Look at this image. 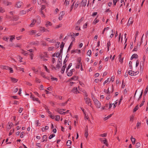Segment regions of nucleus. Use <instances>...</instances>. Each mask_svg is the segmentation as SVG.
Wrapping results in <instances>:
<instances>
[{"mask_svg":"<svg viewBox=\"0 0 148 148\" xmlns=\"http://www.w3.org/2000/svg\"><path fill=\"white\" fill-rule=\"evenodd\" d=\"M92 97L95 106L97 108H99L101 106L100 102L96 99L93 96H92Z\"/></svg>","mask_w":148,"mask_h":148,"instance_id":"1","label":"nucleus"},{"mask_svg":"<svg viewBox=\"0 0 148 148\" xmlns=\"http://www.w3.org/2000/svg\"><path fill=\"white\" fill-rule=\"evenodd\" d=\"M39 57L40 59L44 61H46L47 60L48 57L46 56H44L42 54H40Z\"/></svg>","mask_w":148,"mask_h":148,"instance_id":"2","label":"nucleus"},{"mask_svg":"<svg viewBox=\"0 0 148 148\" xmlns=\"http://www.w3.org/2000/svg\"><path fill=\"white\" fill-rule=\"evenodd\" d=\"M84 99L85 100L86 103L87 104L88 106H91V101L90 98L88 97L84 98Z\"/></svg>","mask_w":148,"mask_h":148,"instance_id":"3","label":"nucleus"},{"mask_svg":"<svg viewBox=\"0 0 148 148\" xmlns=\"http://www.w3.org/2000/svg\"><path fill=\"white\" fill-rule=\"evenodd\" d=\"M139 73V71H137L136 72H134L132 71H130L128 72L129 74L132 76H135L138 74Z\"/></svg>","mask_w":148,"mask_h":148,"instance_id":"4","label":"nucleus"},{"mask_svg":"<svg viewBox=\"0 0 148 148\" xmlns=\"http://www.w3.org/2000/svg\"><path fill=\"white\" fill-rule=\"evenodd\" d=\"M99 140L101 142H103V143L105 144L107 146H108V144L106 138H104L103 140L101 138H99Z\"/></svg>","mask_w":148,"mask_h":148,"instance_id":"5","label":"nucleus"},{"mask_svg":"<svg viewBox=\"0 0 148 148\" xmlns=\"http://www.w3.org/2000/svg\"><path fill=\"white\" fill-rule=\"evenodd\" d=\"M62 64V62L58 60L57 64L56 67H55V69H59Z\"/></svg>","mask_w":148,"mask_h":148,"instance_id":"6","label":"nucleus"},{"mask_svg":"<svg viewBox=\"0 0 148 148\" xmlns=\"http://www.w3.org/2000/svg\"><path fill=\"white\" fill-rule=\"evenodd\" d=\"M133 18L132 17H130V18L128 21L127 25L129 26L133 23Z\"/></svg>","mask_w":148,"mask_h":148,"instance_id":"7","label":"nucleus"},{"mask_svg":"<svg viewBox=\"0 0 148 148\" xmlns=\"http://www.w3.org/2000/svg\"><path fill=\"white\" fill-rule=\"evenodd\" d=\"M87 0H83L81 3V5L82 6H85L87 3Z\"/></svg>","mask_w":148,"mask_h":148,"instance_id":"8","label":"nucleus"},{"mask_svg":"<svg viewBox=\"0 0 148 148\" xmlns=\"http://www.w3.org/2000/svg\"><path fill=\"white\" fill-rule=\"evenodd\" d=\"M23 3L21 1H19L16 4V7L18 8L21 7V6L23 5Z\"/></svg>","mask_w":148,"mask_h":148,"instance_id":"9","label":"nucleus"},{"mask_svg":"<svg viewBox=\"0 0 148 148\" xmlns=\"http://www.w3.org/2000/svg\"><path fill=\"white\" fill-rule=\"evenodd\" d=\"M74 69H73L71 70L69 72L67 73V76H71L73 74V72L74 71Z\"/></svg>","mask_w":148,"mask_h":148,"instance_id":"10","label":"nucleus"},{"mask_svg":"<svg viewBox=\"0 0 148 148\" xmlns=\"http://www.w3.org/2000/svg\"><path fill=\"white\" fill-rule=\"evenodd\" d=\"M83 20V18H81L79 20L77 23L75 24V25H78L79 26L80 23H81V22Z\"/></svg>","mask_w":148,"mask_h":148,"instance_id":"11","label":"nucleus"},{"mask_svg":"<svg viewBox=\"0 0 148 148\" xmlns=\"http://www.w3.org/2000/svg\"><path fill=\"white\" fill-rule=\"evenodd\" d=\"M138 56L136 54H133L131 58V60H132L133 58H138Z\"/></svg>","mask_w":148,"mask_h":148,"instance_id":"12","label":"nucleus"},{"mask_svg":"<svg viewBox=\"0 0 148 148\" xmlns=\"http://www.w3.org/2000/svg\"><path fill=\"white\" fill-rule=\"evenodd\" d=\"M80 50H78L77 49H76L72 51H71V53H80Z\"/></svg>","mask_w":148,"mask_h":148,"instance_id":"13","label":"nucleus"},{"mask_svg":"<svg viewBox=\"0 0 148 148\" xmlns=\"http://www.w3.org/2000/svg\"><path fill=\"white\" fill-rule=\"evenodd\" d=\"M36 18L37 19V21H36L37 23L38 24H40L41 22L40 18L39 16H37Z\"/></svg>","mask_w":148,"mask_h":148,"instance_id":"14","label":"nucleus"},{"mask_svg":"<svg viewBox=\"0 0 148 148\" xmlns=\"http://www.w3.org/2000/svg\"><path fill=\"white\" fill-rule=\"evenodd\" d=\"M73 92L75 93H79V92L77 91V87H75L73 88L72 90Z\"/></svg>","mask_w":148,"mask_h":148,"instance_id":"15","label":"nucleus"},{"mask_svg":"<svg viewBox=\"0 0 148 148\" xmlns=\"http://www.w3.org/2000/svg\"><path fill=\"white\" fill-rule=\"evenodd\" d=\"M52 25L51 23L49 21L46 22L45 24V26L47 27L48 26H51Z\"/></svg>","mask_w":148,"mask_h":148,"instance_id":"16","label":"nucleus"},{"mask_svg":"<svg viewBox=\"0 0 148 148\" xmlns=\"http://www.w3.org/2000/svg\"><path fill=\"white\" fill-rule=\"evenodd\" d=\"M38 3L39 5H40L42 2L45 3L46 2V0H38Z\"/></svg>","mask_w":148,"mask_h":148,"instance_id":"17","label":"nucleus"},{"mask_svg":"<svg viewBox=\"0 0 148 148\" xmlns=\"http://www.w3.org/2000/svg\"><path fill=\"white\" fill-rule=\"evenodd\" d=\"M36 22V21L35 19H34L33 22L30 25V26L31 27H32L34 26L35 23Z\"/></svg>","mask_w":148,"mask_h":148,"instance_id":"18","label":"nucleus"},{"mask_svg":"<svg viewBox=\"0 0 148 148\" xmlns=\"http://www.w3.org/2000/svg\"><path fill=\"white\" fill-rule=\"evenodd\" d=\"M9 67L6 66H2L1 68L3 69L8 70Z\"/></svg>","mask_w":148,"mask_h":148,"instance_id":"19","label":"nucleus"},{"mask_svg":"<svg viewBox=\"0 0 148 148\" xmlns=\"http://www.w3.org/2000/svg\"><path fill=\"white\" fill-rule=\"evenodd\" d=\"M71 144V140H69L66 142V145L67 146H70Z\"/></svg>","mask_w":148,"mask_h":148,"instance_id":"20","label":"nucleus"},{"mask_svg":"<svg viewBox=\"0 0 148 148\" xmlns=\"http://www.w3.org/2000/svg\"><path fill=\"white\" fill-rule=\"evenodd\" d=\"M80 66H82V62H80V63H78L77 65L76 66V68L77 69H79Z\"/></svg>","mask_w":148,"mask_h":148,"instance_id":"21","label":"nucleus"},{"mask_svg":"<svg viewBox=\"0 0 148 148\" xmlns=\"http://www.w3.org/2000/svg\"><path fill=\"white\" fill-rule=\"evenodd\" d=\"M35 122L36 126H39L40 125V123L39 122L38 120L36 121Z\"/></svg>","mask_w":148,"mask_h":148,"instance_id":"22","label":"nucleus"},{"mask_svg":"<svg viewBox=\"0 0 148 148\" xmlns=\"http://www.w3.org/2000/svg\"><path fill=\"white\" fill-rule=\"evenodd\" d=\"M11 79L12 81L16 83L17 82L18 80L15 78H13L12 77H11Z\"/></svg>","mask_w":148,"mask_h":148,"instance_id":"23","label":"nucleus"},{"mask_svg":"<svg viewBox=\"0 0 148 148\" xmlns=\"http://www.w3.org/2000/svg\"><path fill=\"white\" fill-rule=\"evenodd\" d=\"M64 46V44L63 42L62 43V44L60 46V48H61V49L60 50V52H62V50L63 49Z\"/></svg>","mask_w":148,"mask_h":148,"instance_id":"24","label":"nucleus"},{"mask_svg":"<svg viewBox=\"0 0 148 148\" xmlns=\"http://www.w3.org/2000/svg\"><path fill=\"white\" fill-rule=\"evenodd\" d=\"M29 33H30V34L31 35H32L36 33V32L35 30H32L29 31Z\"/></svg>","mask_w":148,"mask_h":148,"instance_id":"25","label":"nucleus"},{"mask_svg":"<svg viewBox=\"0 0 148 148\" xmlns=\"http://www.w3.org/2000/svg\"><path fill=\"white\" fill-rule=\"evenodd\" d=\"M38 42H31L30 44L32 45H38Z\"/></svg>","mask_w":148,"mask_h":148,"instance_id":"26","label":"nucleus"},{"mask_svg":"<svg viewBox=\"0 0 148 148\" xmlns=\"http://www.w3.org/2000/svg\"><path fill=\"white\" fill-rule=\"evenodd\" d=\"M15 36H11L10 39V41L12 42L13 40L15 39Z\"/></svg>","mask_w":148,"mask_h":148,"instance_id":"27","label":"nucleus"},{"mask_svg":"<svg viewBox=\"0 0 148 148\" xmlns=\"http://www.w3.org/2000/svg\"><path fill=\"white\" fill-rule=\"evenodd\" d=\"M62 110L60 109H58L57 111L60 114H64V113H63V112L62 111Z\"/></svg>","mask_w":148,"mask_h":148,"instance_id":"28","label":"nucleus"},{"mask_svg":"<svg viewBox=\"0 0 148 148\" xmlns=\"http://www.w3.org/2000/svg\"><path fill=\"white\" fill-rule=\"evenodd\" d=\"M26 11L24 10L21 11L20 12V14L21 15H22L26 13Z\"/></svg>","mask_w":148,"mask_h":148,"instance_id":"29","label":"nucleus"},{"mask_svg":"<svg viewBox=\"0 0 148 148\" xmlns=\"http://www.w3.org/2000/svg\"><path fill=\"white\" fill-rule=\"evenodd\" d=\"M99 21V20L98 19H97V18H96L94 19L93 23L94 24H95L96 23H98Z\"/></svg>","mask_w":148,"mask_h":148,"instance_id":"30","label":"nucleus"},{"mask_svg":"<svg viewBox=\"0 0 148 148\" xmlns=\"http://www.w3.org/2000/svg\"><path fill=\"white\" fill-rule=\"evenodd\" d=\"M44 67L45 71L48 73L50 72L49 70L48 69L47 67L45 66H44Z\"/></svg>","mask_w":148,"mask_h":148,"instance_id":"31","label":"nucleus"},{"mask_svg":"<svg viewBox=\"0 0 148 148\" xmlns=\"http://www.w3.org/2000/svg\"><path fill=\"white\" fill-rule=\"evenodd\" d=\"M112 114H110L108 116L105 117V118H104V120H106L108 119L109 118H110L112 116Z\"/></svg>","mask_w":148,"mask_h":148,"instance_id":"32","label":"nucleus"},{"mask_svg":"<svg viewBox=\"0 0 148 148\" xmlns=\"http://www.w3.org/2000/svg\"><path fill=\"white\" fill-rule=\"evenodd\" d=\"M40 30L41 31L44 32H45V28L44 27H41L40 28Z\"/></svg>","mask_w":148,"mask_h":148,"instance_id":"33","label":"nucleus"},{"mask_svg":"<svg viewBox=\"0 0 148 148\" xmlns=\"http://www.w3.org/2000/svg\"><path fill=\"white\" fill-rule=\"evenodd\" d=\"M75 29L77 30H80V27L79 26L75 25Z\"/></svg>","mask_w":148,"mask_h":148,"instance_id":"34","label":"nucleus"},{"mask_svg":"<svg viewBox=\"0 0 148 148\" xmlns=\"http://www.w3.org/2000/svg\"><path fill=\"white\" fill-rule=\"evenodd\" d=\"M148 90V85L147 86L144 92V94L145 95L147 93Z\"/></svg>","mask_w":148,"mask_h":148,"instance_id":"35","label":"nucleus"},{"mask_svg":"<svg viewBox=\"0 0 148 148\" xmlns=\"http://www.w3.org/2000/svg\"><path fill=\"white\" fill-rule=\"evenodd\" d=\"M140 145V144L139 143H137L136 145V148H138Z\"/></svg>","mask_w":148,"mask_h":148,"instance_id":"36","label":"nucleus"},{"mask_svg":"<svg viewBox=\"0 0 148 148\" xmlns=\"http://www.w3.org/2000/svg\"><path fill=\"white\" fill-rule=\"evenodd\" d=\"M134 116L133 115H132L130 117V120L131 121L133 122V121Z\"/></svg>","mask_w":148,"mask_h":148,"instance_id":"37","label":"nucleus"},{"mask_svg":"<svg viewBox=\"0 0 148 148\" xmlns=\"http://www.w3.org/2000/svg\"><path fill=\"white\" fill-rule=\"evenodd\" d=\"M32 100H33V101H36L37 102H38L39 103H40V101L38 100V98H35V97H34L33 98V99H32Z\"/></svg>","mask_w":148,"mask_h":148,"instance_id":"38","label":"nucleus"},{"mask_svg":"<svg viewBox=\"0 0 148 148\" xmlns=\"http://www.w3.org/2000/svg\"><path fill=\"white\" fill-rule=\"evenodd\" d=\"M91 54V50H89L87 53V55L89 56H90Z\"/></svg>","mask_w":148,"mask_h":148,"instance_id":"39","label":"nucleus"},{"mask_svg":"<svg viewBox=\"0 0 148 148\" xmlns=\"http://www.w3.org/2000/svg\"><path fill=\"white\" fill-rule=\"evenodd\" d=\"M60 119V116L59 115H57L56 116V120L57 121H59Z\"/></svg>","mask_w":148,"mask_h":148,"instance_id":"40","label":"nucleus"},{"mask_svg":"<svg viewBox=\"0 0 148 148\" xmlns=\"http://www.w3.org/2000/svg\"><path fill=\"white\" fill-rule=\"evenodd\" d=\"M55 136V135L53 134H51V135H50V136L49 137V139H51L53 137H54Z\"/></svg>","mask_w":148,"mask_h":148,"instance_id":"41","label":"nucleus"},{"mask_svg":"<svg viewBox=\"0 0 148 148\" xmlns=\"http://www.w3.org/2000/svg\"><path fill=\"white\" fill-rule=\"evenodd\" d=\"M138 106L137 105L136 106V107L134 108V112H136L138 109Z\"/></svg>","mask_w":148,"mask_h":148,"instance_id":"42","label":"nucleus"},{"mask_svg":"<svg viewBox=\"0 0 148 148\" xmlns=\"http://www.w3.org/2000/svg\"><path fill=\"white\" fill-rule=\"evenodd\" d=\"M4 12V9L1 7H0V12L3 13Z\"/></svg>","mask_w":148,"mask_h":148,"instance_id":"43","label":"nucleus"},{"mask_svg":"<svg viewBox=\"0 0 148 148\" xmlns=\"http://www.w3.org/2000/svg\"><path fill=\"white\" fill-rule=\"evenodd\" d=\"M106 133H104L103 134H101L100 136L102 137H105L106 136Z\"/></svg>","mask_w":148,"mask_h":148,"instance_id":"44","label":"nucleus"},{"mask_svg":"<svg viewBox=\"0 0 148 148\" xmlns=\"http://www.w3.org/2000/svg\"><path fill=\"white\" fill-rule=\"evenodd\" d=\"M47 138V136L46 135H44L43 136V140L42 141V142H44L45 139Z\"/></svg>","mask_w":148,"mask_h":148,"instance_id":"45","label":"nucleus"},{"mask_svg":"<svg viewBox=\"0 0 148 148\" xmlns=\"http://www.w3.org/2000/svg\"><path fill=\"white\" fill-rule=\"evenodd\" d=\"M88 131H86L85 132V136L86 137V138H87L88 136Z\"/></svg>","mask_w":148,"mask_h":148,"instance_id":"46","label":"nucleus"},{"mask_svg":"<svg viewBox=\"0 0 148 148\" xmlns=\"http://www.w3.org/2000/svg\"><path fill=\"white\" fill-rule=\"evenodd\" d=\"M62 53V52H60V53H56V57H59L60 56V54L61 53Z\"/></svg>","mask_w":148,"mask_h":148,"instance_id":"47","label":"nucleus"},{"mask_svg":"<svg viewBox=\"0 0 148 148\" xmlns=\"http://www.w3.org/2000/svg\"><path fill=\"white\" fill-rule=\"evenodd\" d=\"M145 101V100L144 99L143 100V101L142 103L140 105V107H141L142 106L144 103V102Z\"/></svg>","mask_w":148,"mask_h":148,"instance_id":"48","label":"nucleus"},{"mask_svg":"<svg viewBox=\"0 0 148 148\" xmlns=\"http://www.w3.org/2000/svg\"><path fill=\"white\" fill-rule=\"evenodd\" d=\"M9 38L7 37H5L3 38V39L5 41H8Z\"/></svg>","mask_w":148,"mask_h":148,"instance_id":"49","label":"nucleus"},{"mask_svg":"<svg viewBox=\"0 0 148 148\" xmlns=\"http://www.w3.org/2000/svg\"><path fill=\"white\" fill-rule=\"evenodd\" d=\"M62 26V25L61 24H60L59 25H56V27H55V28H56V29H58L61 27Z\"/></svg>","mask_w":148,"mask_h":148,"instance_id":"50","label":"nucleus"},{"mask_svg":"<svg viewBox=\"0 0 148 148\" xmlns=\"http://www.w3.org/2000/svg\"><path fill=\"white\" fill-rule=\"evenodd\" d=\"M41 75L42 77H43L44 78H46V77L45 76V73H44L43 72H42L41 73Z\"/></svg>","mask_w":148,"mask_h":148,"instance_id":"51","label":"nucleus"},{"mask_svg":"<svg viewBox=\"0 0 148 148\" xmlns=\"http://www.w3.org/2000/svg\"><path fill=\"white\" fill-rule=\"evenodd\" d=\"M67 101H66L65 103H62L60 104V105L61 106H64L67 103Z\"/></svg>","mask_w":148,"mask_h":148,"instance_id":"52","label":"nucleus"},{"mask_svg":"<svg viewBox=\"0 0 148 148\" xmlns=\"http://www.w3.org/2000/svg\"><path fill=\"white\" fill-rule=\"evenodd\" d=\"M10 71V72L11 73H12L13 72V71L11 67H9L8 69Z\"/></svg>","mask_w":148,"mask_h":148,"instance_id":"53","label":"nucleus"},{"mask_svg":"<svg viewBox=\"0 0 148 148\" xmlns=\"http://www.w3.org/2000/svg\"><path fill=\"white\" fill-rule=\"evenodd\" d=\"M71 66H72V63H70L69 64V65L68 67V68H67V69H66V71L67 72L68 70V69L71 67Z\"/></svg>","mask_w":148,"mask_h":148,"instance_id":"54","label":"nucleus"},{"mask_svg":"<svg viewBox=\"0 0 148 148\" xmlns=\"http://www.w3.org/2000/svg\"><path fill=\"white\" fill-rule=\"evenodd\" d=\"M32 69L33 70L35 73H36L38 72V70L36 69L34 67H33L32 68Z\"/></svg>","mask_w":148,"mask_h":148,"instance_id":"55","label":"nucleus"},{"mask_svg":"<svg viewBox=\"0 0 148 148\" xmlns=\"http://www.w3.org/2000/svg\"><path fill=\"white\" fill-rule=\"evenodd\" d=\"M130 139L132 142H134L135 141V139L132 136L131 137Z\"/></svg>","mask_w":148,"mask_h":148,"instance_id":"56","label":"nucleus"},{"mask_svg":"<svg viewBox=\"0 0 148 148\" xmlns=\"http://www.w3.org/2000/svg\"><path fill=\"white\" fill-rule=\"evenodd\" d=\"M65 14V13L64 11H62L60 12V15L61 16H63Z\"/></svg>","mask_w":148,"mask_h":148,"instance_id":"57","label":"nucleus"},{"mask_svg":"<svg viewBox=\"0 0 148 148\" xmlns=\"http://www.w3.org/2000/svg\"><path fill=\"white\" fill-rule=\"evenodd\" d=\"M24 132H22L21 134L20 137L21 138H23L24 136Z\"/></svg>","mask_w":148,"mask_h":148,"instance_id":"58","label":"nucleus"},{"mask_svg":"<svg viewBox=\"0 0 148 148\" xmlns=\"http://www.w3.org/2000/svg\"><path fill=\"white\" fill-rule=\"evenodd\" d=\"M65 69H64V67L62 68L61 69V73H64V70H65Z\"/></svg>","mask_w":148,"mask_h":148,"instance_id":"59","label":"nucleus"},{"mask_svg":"<svg viewBox=\"0 0 148 148\" xmlns=\"http://www.w3.org/2000/svg\"><path fill=\"white\" fill-rule=\"evenodd\" d=\"M41 14L42 15L41 16L42 17H45V15L44 14L43 12V11H40Z\"/></svg>","mask_w":148,"mask_h":148,"instance_id":"60","label":"nucleus"},{"mask_svg":"<svg viewBox=\"0 0 148 148\" xmlns=\"http://www.w3.org/2000/svg\"><path fill=\"white\" fill-rule=\"evenodd\" d=\"M9 125L8 126L7 128L8 129H10L11 128V127L12 125V123H9Z\"/></svg>","mask_w":148,"mask_h":148,"instance_id":"61","label":"nucleus"},{"mask_svg":"<svg viewBox=\"0 0 148 148\" xmlns=\"http://www.w3.org/2000/svg\"><path fill=\"white\" fill-rule=\"evenodd\" d=\"M18 19V17L17 16H14L13 17V19L15 21H17Z\"/></svg>","mask_w":148,"mask_h":148,"instance_id":"62","label":"nucleus"},{"mask_svg":"<svg viewBox=\"0 0 148 148\" xmlns=\"http://www.w3.org/2000/svg\"><path fill=\"white\" fill-rule=\"evenodd\" d=\"M24 55H26L27 54V53L25 51H23L22 52H21Z\"/></svg>","mask_w":148,"mask_h":148,"instance_id":"63","label":"nucleus"},{"mask_svg":"<svg viewBox=\"0 0 148 148\" xmlns=\"http://www.w3.org/2000/svg\"><path fill=\"white\" fill-rule=\"evenodd\" d=\"M139 64V61L138 60H137L136 61V67H137Z\"/></svg>","mask_w":148,"mask_h":148,"instance_id":"64","label":"nucleus"}]
</instances>
